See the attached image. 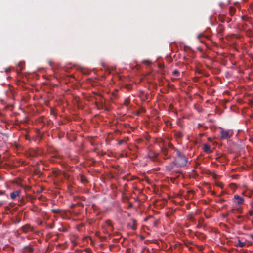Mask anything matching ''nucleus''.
Here are the masks:
<instances>
[{"mask_svg":"<svg viewBox=\"0 0 253 253\" xmlns=\"http://www.w3.org/2000/svg\"><path fill=\"white\" fill-rule=\"evenodd\" d=\"M176 157L174 159L175 164L182 167L186 165L188 159L178 149H176Z\"/></svg>","mask_w":253,"mask_h":253,"instance_id":"nucleus-1","label":"nucleus"},{"mask_svg":"<svg viewBox=\"0 0 253 253\" xmlns=\"http://www.w3.org/2000/svg\"><path fill=\"white\" fill-rule=\"evenodd\" d=\"M157 155L156 154H153V155H151V154L148 155V157L150 158L151 159H154L157 157Z\"/></svg>","mask_w":253,"mask_h":253,"instance_id":"nucleus-19","label":"nucleus"},{"mask_svg":"<svg viewBox=\"0 0 253 253\" xmlns=\"http://www.w3.org/2000/svg\"><path fill=\"white\" fill-rule=\"evenodd\" d=\"M133 224L132 226H130L129 224H128L127 226H130V228L133 230H135L136 229V220L135 219H132Z\"/></svg>","mask_w":253,"mask_h":253,"instance_id":"nucleus-11","label":"nucleus"},{"mask_svg":"<svg viewBox=\"0 0 253 253\" xmlns=\"http://www.w3.org/2000/svg\"><path fill=\"white\" fill-rule=\"evenodd\" d=\"M236 217L238 219H242L243 218V216L241 215H238L236 216Z\"/></svg>","mask_w":253,"mask_h":253,"instance_id":"nucleus-28","label":"nucleus"},{"mask_svg":"<svg viewBox=\"0 0 253 253\" xmlns=\"http://www.w3.org/2000/svg\"><path fill=\"white\" fill-rule=\"evenodd\" d=\"M51 211H52V212H53V213H55V214H59V213H60L61 210H60V209H51Z\"/></svg>","mask_w":253,"mask_h":253,"instance_id":"nucleus-14","label":"nucleus"},{"mask_svg":"<svg viewBox=\"0 0 253 253\" xmlns=\"http://www.w3.org/2000/svg\"><path fill=\"white\" fill-rule=\"evenodd\" d=\"M172 174H173L174 173H181V171H175V170H173L172 171Z\"/></svg>","mask_w":253,"mask_h":253,"instance_id":"nucleus-27","label":"nucleus"},{"mask_svg":"<svg viewBox=\"0 0 253 253\" xmlns=\"http://www.w3.org/2000/svg\"><path fill=\"white\" fill-rule=\"evenodd\" d=\"M234 203L238 205H240L243 204L244 202V199L242 197H241L237 194L234 195Z\"/></svg>","mask_w":253,"mask_h":253,"instance_id":"nucleus-2","label":"nucleus"},{"mask_svg":"<svg viewBox=\"0 0 253 253\" xmlns=\"http://www.w3.org/2000/svg\"><path fill=\"white\" fill-rule=\"evenodd\" d=\"M21 193V190H17L13 192L10 194V197L12 199L14 200L17 197H19Z\"/></svg>","mask_w":253,"mask_h":253,"instance_id":"nucleus-5","label":"nucleus"},{"mask_svg":"<svg viewBox=\"0 0 253 253\" xmlns=\"http://www.w3.org/2000/svg\"><path fill=\"white\" fill-rule=\"evenodd\" d=\"M173 75L175 76H178L179 75V72L177 70H175L173 71Z\"/></svg>","mask_w":253,"mask_h":253,"instance_id":"nucleus-21","label":"nucleus"},{"mask_svg":"<svg viewBox=\"0 0 253 253\" xmlns=\"http://www.w3.org/2000/svg\"><path fill=\"white\" fill-rule=\"evenodd\" d=\"M217 185L220 187V188H223V184L221 183H220L219 184H217Z\"/></svg>","mask_w":253,"mask_h":253,"instance_id":"nucleus-25","label":"nucleus"},{"mask_svg":"<svg viewBox=\"0 0 253 253\" xmlns=\"http://www.w3.org/2000/svg\"><path fill=\"white\" fill-rule=\"evenodd\" d=\"M23 249L25 250L26 251L30 253H32L33 252V248L30 246H25Z\"/></svg>","mask_w":253,"mask_h":253,"instance_id":"nucleus-12","label":"nucleus"},{"mask_svg":"<svg viewBox=\"0 0 253 253\" xmlns=\"http://www.w3.org/2000/svg\"><path fill=\"white\" fill-rule=\"evenodd\" d=\"M247 34L250 36H252V31L251 30H249L247 31Z\"/></svg>","mask_w":253,"mask_h":253,"instance_id":"nucleus-23","label":"nucleus"},{"mask_svg":"<svg viewBox=\"0 0 253 253\" xmlns=\"http://www.w3.org/2000/svg\"><path fill=\"white\" fill-rule=\"evenodd\" d=\"M250 237L253 240V234H250Z\"/></svg>","mask_w":253,"mask_h":253,"instance_id":"nucleus-32","label":"nucleus"},{"mask_svg":"<svg viewBox=\"0 0 253 253\" xmlns=\"http://www.w3.org/2000/svg\"><path fill=\"white\" fill-rule=\"evenodd\" d=\"M221 138L222 139H227L231 136L229 130H222L220 132Z\"/></svg>","mask_w":253,"mask_h":253,"instance_id":"nucleus-3","label":"nucleus"},{"mask_svg":"<svg viewBox=\"0 0 253 253\" xmlns=\"http://www.w3.org/2000/svg\"><path fill=\"white\" fill-rule=\"evenodd\" d=\"M3 194V192H0V195H1V194Z\"/></svg>","mask_w":253,"mask_h":253,"instance_id":"nucleus-34","label":"nucleus"},{"mask_svg":"<svg viewBox=\"0 0 253 253\" xmlns=\"http://www.w3.org/2000/svg\"><path fill=\"white\" fill-rule=\"evenodd\" d=\"M175 165V162L170 163L166 167V169L169 171H171L174 169Z\"/></svg>","mask_w":253,"mask_h":253,"instance_id":"nucleus-6","label":"nucleus"},{"mask_svg":"<svg viewBox=\"0 0 253 253\" xmlns=\"http://www.w3.org/2000/svg\"><path fill=\"white\" fill-rule=\"evenodd\" d=\"M242 19L243 20H246V19H245V17L244 16H242Z\"/></svg>","mask_w":253,"mask_h":253,"instance_id":"nucleus-33","label":"nucleus"},{"mask_svg":"<svg viewBox=\"0 0 253 253\" xmlns=\"http://www.w3.org/2000/svg\"><path fill=\"white\" fill-rule=\"evenodd\" d=\"M162 152L165 154V155H167V153H168V149L166 148H163L162 149Z\"/></svg>","mask_w":253,"mask_h":253,"instance_id":"nucleus-20","label":"nucleus"},{"mask_svg":"<svg viewBox=\"0 0 253 253\" xmlns=\"http://www.w3.org/2000/svg\"><path fill=\"white\" fill-rule=\"evenodd\" d=\"M55 224L54 223L48 225L49 227L52 229L54 227Z\"/></svg>","mask_w":253,"mask_h":253,"instance_id":"nucleus-26","label":"nucleus"},{"mask_svg":"<svg viewBox=\"0 0 253 253\" xmlns=\"http://www.w3.org/2000/svg\"><path fill=\"white\" fill-rule=\"evenodd\" d=\"M130 100L129 98H126L124 101V104L126 106H127L130 103Z\"/></svg>","mask_w":253,"mask_h":253,"instance_id":"nucleus-16","label":"nucleus"},{"mask_svg":"<svg viewBox=\"0 0 253 253\" xmlns=\"http://www.w3.org/2000/svg\"><path fill=\"white\" fill-rule=\"evenodd\" d=\"M123 141L122 140H121V141H120L119 142L118 144H119V145H121V144H122L123 143Z\"/></svg>","mask_w":253,"mask_h":253,"instance_id":"nucleus-31","label":"nucleus"},{"mask_svg":"<svg viewBox=\"0 0 253 253\" xmlns=\"http://www.w3.org/2000/svg\"><path fill=\"white\" fill-rule=\"evenodd\" d=\"M236 9L233 7H231L229 8V13L231 16H232L235 12Z\"/></svg>","mask_w":253,"mask_h":253,"instance_id":"nucleus-15","label":"nucleus"},{"mask_svg":"<svg viewBox=\"0 0 253 253\" xmlns=\"http://www.w3.org/2000/svg\"><path fill=\"white\" fill-rule=\"evenodd\" d=\"M23 65L24 63H23L22 62H20L18 63V66L19 67L20 70H22Z\"/></svg>","mask_w":253,"mask_h":253,"instance_id":"nucleus-22","label":"nucleus"},{"mask_svg":"<svg viewBox=\"0 0 253 253\" xmlns=\"http://www.w3.org/2000/svg\"><path fill=\"white\" fill-rule=\"evenodd\" d=\"M168 146L169 148L172 149V150H175V151L176 152V149H177V148H176L171 143H169L168 144Z\"/></svg>","mask_w":253,"mask_h":253,"instance_id":"nucleus-18","label":"nucleus"},{"mask_svg":"<svg viewBox=\"0 0 253 253\" xmlns=\"http://www.w3.org/2000/svg\"><path fill=\"white\" fill-rule=\"evenodd\" d=\"M237 210H238V212L239 213H241L242 212V210L240 208H238Z\"/></svg>","mask_w":253,"mask_h":253,"instance_id":"nucleus-29","label":"nucleus"},{"mask_svg":"<svg viewBox=\"0 0 253 253\" xmlns=\"http://www.w3.org/2000/svg\"><path fill=\"white\" fill-rule=\"evenodd\" d=\"M245 246V243L241 241V240H238V244L236 245L237 247H243Z\"/></svg>","mask_w":253,"mask_h":253,"instance_id":"nucleus-13","label":"nucleus"},{"mask_svg":"<svg viewBox=\"0 0 253 253\" xmlns=\"http://www.w3.org/2000/svg\"><path fill=\"white\" fill-rule=\"evenodd\" d=\"M204 151L207 153H210L211 152L210 146L208 144H204Z\"/></svg>","mask_w":253,"mask_h":253,"instance_id":"nucleus-8","label":"nucleus"},{"mask_svg":"<svg viewBox=\"0 0 253 253\" xmlns=\"http://www.w3.org/2000/svg\"><path fill=\"white\" fill-rule=\"evenodd\" d=\"M21 230L24 233H27L30 231H32L33 230V228L30 225L26 224L21 227Z\"/></svg>","mask_w":253,"mask_h":253,"instance_id":"nucleus-4","label":"nucleus"},{"mask_svg":"<svg viewBox=\"0 0 253 253\" xmlns=\"http://www.w3.org/2000/svg\"><path fill=\"white\" fill-rule=\"evenodd\" d=\"M49 64H50V65H51V62H49Z\"/></svg>","mask_w":253,"mask_h":253,"instance_id":"nucleus-35","label":"nucleus"},{"mask_svg":"<svg viewBox=\"0 0 253 253\" xmlns=\"http://www.w3.org/2000/svg\"><path fill=\"white\" fill-rule=\"evenodd\" d=\"M119 235V232H115V233H114V236H116H116H118V235Z\"/></svg>","mask_w":253,"mask_h":253,"instance_id":"nucleus-30","label":"nucleus"},{"mask_svg":"<svg viewBox=\"0 0 253 253\" xmlns=\"http://www.w3.org/2000/svg\"><path fill=\"white\" fill-rule=\"evenodd\" d=\"M249 213L250 216H253V210H249Z\"/></svg>","mask_w":253,"mask_h":253,"instance_id":"nucleus-24","label":"nucleus"},{"mask_svg":"<svg viewBox=\"0 0 253 253\" xmlns=\"http://www.w3.org/2000/svg\"><path fill=\"white\" fill-rule=\"evenodd\" d=\"M105 223H106V225L110 228L109 229L111 231H113L114 228H113V226L111 221L110 220H107L106 221Z\"/></svg>","mask_w":253,"mask_h":253,"instance_id":"nucleus-9","label":"nucleus"},{"mask_svg":"<svg viewBox=\"0 0 253 253\" xmlns=\"http://www.w3.org/2000/svg\"><path fill=\"white\" fill-rule=\"evenodd\" d=\"M81 181L82 183H85L87 182V180L85 177L83 175L81 176Z\"/></svg>","mask_w":253,"mask_h":253,"instance_id":"nucleus-17","label":"nucleus"},{"mask_svg":"<svg viewBox=\"0 0 253 253\" xmlns=\"http://www.w3.org/2000/svg\"><path fill=\"white\" fill-rule=\"evenodd\" d=\"M174 136L177 138L180 139L183 137V134L181 132L179 131H176L174 132Z\"/></svg>","mask_w":253,"mask_h":253,"instance_id":"nucleus-10","label":"nucleus"},{"mask_svg":"<svg viewBox=\"0 0 253 253\" xmlns=\"http://www.w3.org/2000/svg\"><path fill=\"white\" fill-rule=\"evenodd\" d=\"M219 20L222 23H229L231 21V19L224 16H221L219 17Z\"/></svg>","mask_w":253,"mask_h":253,"instance_id":"nucleus-7","label":"nucleus"}]
</instances>
